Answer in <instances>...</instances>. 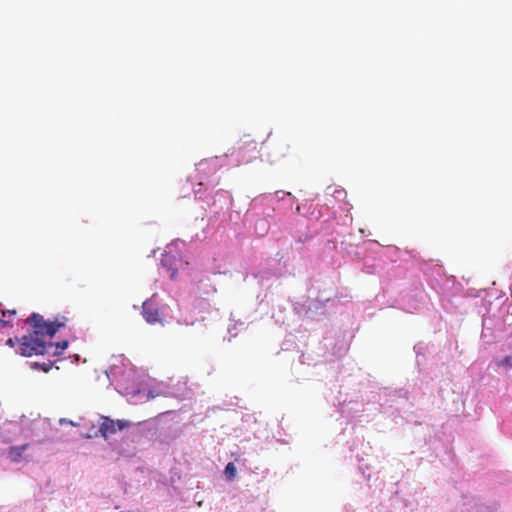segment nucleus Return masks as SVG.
Wrapping results in <instances>:
<instances>
[{
	"label": "nucleus",
	"mask_w": 512,
	"mask_h": 512,
	"mask_svg": "<svg viewBox=\"0 0 512 512\" xmlns=\"http://www.w3.org/2000/svg\"><path fill=\"white\" fill-rule=\"evenodd\" d=\"M68 322V318L66 316H58L55 318L54 321H50L52 326L55 328V334L60 328L65 327L66 323Z\"/></svg>",
	"instance_id": "9"
},
{
	"label": "nucleus",
	"mask_w": 512,
	"mask_h": 512,
	"mask_svg": "<svg viewBox=\"0 0 512 512\" xmlns=\"http://www.w3.org/2000/svg\"><path fill=\"white\" fill-rule=\"evenodd\" d=\"M496 365L499 368H503L505 371L512 369V355H508L503 359L496 361Z\"/></svg>",
	"instance_id": "8"
},
{
	"label": "nucleus",
	"mask_w": 512,
	"mask_h": 512,
	"mask_svg": "<svg viewBox=\"0 0 512 512\" xmlns=\"http://www.w3.org/2000/svg\"><path fill=\"white\" fill-rule=\"evenodd\" d=\"M52 365L53 364L50 361L48 363H43V364H40V363H37V362L34 363V367H36L38 369H41L44 372H48L51 369Z\"/></svg>",
	"instance_id": "12"
},
{
	"label": "nucleus",
	"mask_w": 512,
	"mask_h": 512,
	"mask_svg": "<svg viewBox=\"0 0 512 512\" xmlns=\"http://www.w3.org/2000/svg\"><path fill=\"white\" fill-rule=\"evenodd\" d=\"M29 444H23L20 446H11L8 449V457L12 462H19L22 459L23 453L27 450Z\"/></svg>",
	"instance_id": "5"
},
{
	"label": "nucleus",
	"mask_w": 512,
	"mask_h": 512,
	"mask_svg": "<svg viewBox=\"0 0 512 512\" xmlns=\"http://www.w3.org/2000/svg\"><path fill=\"white\" fill-rule=\"evenodd\" d=\"M15 315H16L15 310L2 311V317L0 318V328H3L5 326L9 325L12 322L13 317Z\"/></svg>",
	"instance_id": "7"
},
{
	"label": "nucleus",
	"mask_w": 512,
	"mask_h": 512,
	"mask_svg": "<svg viewBox=\"0 0 512 512\" xmlns=\"http://www.w3.org/2000/svg\"><path fill=\"white\" fill-rule=\"evenodd\" d=\"M53 343L44 338H37L36 336L24 335L19 340L20 354L25 357H32L34 355H44L48 348H51Z\"/></svg>",
	"instance_id": "1"
},
{
	"label": "nucleus",
	"mask_w": 512,
	"mask_h": 512,
	"mask_svg": "<svg viewBox=\"0 0 512 512\" xmlns=\"http://www.w3.org/2000/svg\"><path fill=\"white\" fill-rule=\"evenodd\" d=\"M131 426V422L124 419L113 420L108 416L101 417V423L99 427V432L101 436L105 439H108L110 436L114 435L117 431H122Z\"/></svg>",
	"instance_id": "3"
},
{
	"label": "nucleus",
	"mask_w": 512,
	"mask_h": 512,
	"mask_svg": "<svg viewBox=\"0 0 512 512\" xmlns=\"http://www.w3.org/2000/svg\"><path fill=\"white\" fill-rule=\"evenodd\" d=\"M280 147H290V145H289V144H287V143H281V144H280Z\"/></svg>",
	"instance_id": "14"
},
{
	"label": "nucleus",
	"mask_w": 512,
	"mask_h": 512,
	"mask_svg": "<svg viewBox=\"0 0 512 512\" xmlns=\"http://www.w3.org/2000/svg\"><path fill=\"white\" fill-rule=\"evenodd\" d=\"M27 322L31 323L32 331L31 335L37 338H44L47 341H51L55 335V328L52 326L50 321L44 320V317L38 313H33Z\"/></svg>",
	"instance_id": "2"
},
{
	"label": "nucleus",
	"mask_w": 512,
	"mask_h": 512,
	"mask_svg": "<svg viewBox=\"0 0 512 512\" xmlns=\"http://www.w3.org/2000/svg\"><path fill=\"white\" fill-rule=\"evenodd\" d=\"M68 347V341L64 340L61 342H57L55 344V351L53 352L54 355H61L63 351Z\"/></svg>",
	"instance_id": "11"
},
{
	"label": "nucleus",
	"mask_w": 512,
	"mask_h": 512,
	"mask_svg": "<svg viewBox=\"0 0 512 512\" xmlns=\"http://www.w3.org/2000/svg\"><path fill=\"white\" fill-rule=\"evenodd\" d=\"M142 315L150 324L161 323L158 305L152 299H148L143 303Z\"/></svg>",
	"instance_id": "4"
},
{
	"label": "nucleus",
	"mask_w": 512,
	"mask_h": 512,
	"mask_svg": "<svg viewBox=\"0 0 512 512\" xmlns=\"http://www.w3.org/2000/svg\"><path fill=\"white\" fill-rule=\"evenodd\" d=\"M236 472H237V470H236V467H235L234 463L229 462L226 465L225 471H224L227 479L233 480L236 477Z\"/></svg>",
	"instance_id": "10"
},
{
	"label": "nucleus",
	"mask_w": 512,
	"mask_h": 512,
	"mask_svg": "<svg viewBox=\"0 0 512 512\" xmlns=\"http://www.w3.org/2000/svg\"><path fill=\"white\" fill-rule=\"evenodd\" d=\"M7 344H8L9 346H11V347H13V346H14V342H13V340H12V339H8V340H7Z\"/></svg>",
	"instance_id": "13"
},
{
	"label": "nucleus",
	"mask_w": 512,
	"mask_h": 512,
	"mask_svg": "<svg viewBox=\"0 0 512 512\" xmlns=\"http://www.w3.org/2000/svg\"><path fill=\"white\" fill-rule=\"evenodd\" d=\"M172 260H173L172 256L166 255L162 259V265H163V267L167 268L168 272H170L169 278L174 280L177 277L178 271H177V268H172L171 267V261Z\"/></svg>",
	"instance_id": "6"
}]
</instances>
